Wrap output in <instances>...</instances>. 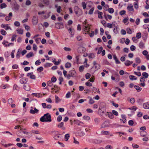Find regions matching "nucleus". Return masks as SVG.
Segmentation results:
<instances>
[{
	"label": "nucleus",
	"instance_id": "09e8293b",
	"mask_svg": "<svg viewBox=\"0 0 149 149\" xmlns=\"http://www.w3.org/2000/svg\"><path fill=\"white\" fill-rule=\"evenodd\" d=\"M41 63L40 60L39 59L36 61L35 62V64L37 66L39 65Z\"/></svg>",
	"mask_w": 149,
	"mask_h": 149
},
{
	"label": "nucleus",
	"instance_id": "39448f33",
	"mask_svg": "<svg viewBox=\"0 0 149 149\" xmlns=\"http://www.w3.org/2000/svg\"><path fill=\"white\" fill-rule=\"evenodd\" d=\"M55 27L58 29H62L64 27L63 24L62 22H58L55 23Z\"/></svg>",
	"mask_w": 149,
	"mask_h": 149
},
{
	"label": "nucleus",
	"instance_id": "49530a36",
	"mask_svg": "<svg viewBox=\"0 0 149 149\" xmlns=\"http://www.w3.org/2000/svg\"><path fill=\"white\" fill-rule=\"evenodd\" d=\"M126 31H127V33L129 34H131L132 33V31L131 29L129 28H127L126 29Z\"/></svg>",
	"mask_w": 149,
	"mask_h": 149
},
{
	"label": "nucleus",
	"instance_id": "864d4df0",
	"mask_svg": "<svg viewBox=\"0 0 149 149\" xmlns=\"http://www.w3.org/2000/svg\"><path fill=\"white\" fill-rule=\"evenodd\" d=\"M71 97V93L70 92H68L66 94V97L68 98Z\"/></svg>",
	"mask_w": 149,
	"mask_h": 149
},
{
	"label": "nucleus",
	"instance_id": "6ab92c4d",
	"mask_svg": "<svg viewBox=\"0 0 149 149\" xmlns=\"http://www.w3.org/2000/svg\"><path fill=\"white\" fill-rule=\"evenodd\" d=\"M106 115H108L109 117L111 119H112L114 117L113 114L111 112H107Z\"/></svg>",
	"mask_w": 149,
	"mask_h": 149
},
{
	"label": "nucleus",
	"instance_id": "c756f323",
	"mask_svg": "<svg viewBox=\"0 0 149 149\" xmlns=\"http://www.w3.org/2000/svg\"><path fill=\"white\" fill-rule=\"evenodd\" d=\"M139 47L140 48H143L144 47V44L142 42H140L139 44Z\"/></svg>",
	"mask_w": 149,
	"mask_h": 149
},
{
	"label": "nucleus",
	"instance_id": "ddd939ff",
	"mask_svg": "<svg viewBox=\"0 0 149 149\" xmlns=\"http://www.w3.org/2000/svg\"><path fill=\"white\" fill-rule=\"evenodd\" d=\"M99 110L102 113H104L106 111V109L105 106H100L99 108Z\"/></svg>",
	"mask_w": 149,
	"mask_h": 149
},
{
	"label": "nucleus",
	"instance_id": "c03bdc74",
	"mask_svg": "<svg viewBox=\"0 0 149 149\" xmlns=\"http://www.w3.org/2000/svg\"><path fill=\"white\" fill-rule=\"evenodd\" d=\"M95 57L94 54L93 53H90L88 56V58L90 59H92Z\"/></svg>",
	"mask_w": 149,
	"mask_h": 149
},
{
	"label": "nucleus",
	"instance_id": "338daca9",
	"mask_svg": "<svg viewBox=\"0 0 149 149\" xmlns=\"http://www.w3.org/2000/svg\"><path fill=\"white\" fill-rule=\"evenodd\" d=\"M8 102L9 104H11L13 102V100L12 98H10L8 100Z\"/></svg>",
	"mask_w": 149,
	"mask_h": 149
},
{
	"label": "nucleus",
	"instance_id": "b1692460",
	"mask_svg": "<svg viewBox=\"0 0 149 149\" xmlns=\"http://www.w3.org/2000/svg\"><path fill=\"white\" fill-rule=\"evenodd\" d=\"M20 49H19L18 50V51L17 53V54L16 56V57L17 58L19 59V58L20 56Z\"/></svg>",
	"mask_w": 149,
	"mask_h": 149
},
{
	"label": "nucleus",
	"instance_id": "37998d69",
	"mask_svg": "<svg viewBox=\"0 0 149 149\" xmlns=\"http://www.w3.org/2000/svg\"><path fill=\"white\" fill-rule=\"evenodd\" d=\"M108 10V12L110 13H113L114 12V10L112 8H109Z\"/></svg>",
	"mask_w": 149,
	"mask_h": 149
},
{
	"label": "nucleus",
	"instance_id": "4468645a",
	"mask_svg": "<svg viewBox=\"0 0 149 149\" xmlns=\"http://www.w3.org/2000/svg\"><path fill=\"white\" fill-rule=\"evenodd\" d=\"M144 79V77H141L140 79V81L141 82V85L143 87H144L145 86V84L144 83L145 81Z\"/></svg>",
	"mask_w": 149,
	"mask_h": 149
},
{
	"label": "nucleus",
	"instance_id": "e2e57ef3",
	"mask_svg": "<svg viewBox=\"0 0 149 149\" xmlns=\"http://www.w3.org/2000/svg\"><path fill=\"white\" fill-rule=\"evenodd\" d=\"M37 70L38 71L41 72L43 70V68L41 66L38 68Z\"/></svg>",
	"mask_w": 149,
	"mask_h": 149
},
{
	"label": "nucleus",
	"instance_id": "f3484780",
	"mask_svg": "<svg viewBox=\"0 0 149 149\" xmlns=\"http://www.w3.org/2000/svg\"><path fill=\"white\" fill-rule=\"evenodd\" d=\"M12 13L10 12L9 13L8 16H6L5 17V19L7 21H8L11 19V17L12 16Z\"/></svg>",
	"mask_w": 149,
	"mask_h": 149
},
{
	"label": "nucleus",
	"instance_id": "7ed1b4c3",
	"mask_svg": "<svg viewBox=\"0 0 149 149\" xmlns=\"http://www.w3.org/2000/svg\"><path fill=\"white\" fill-rule=\"evenodd\" d=\"M11 6L14 10H18L19 8V6L17 3L15 1L11 3Z\"/></svg>",
	"mask_w": 149,
	"mask_h": 149
},
{
	"label": "nucleus",
	"instance_id": "aec40b11",
	"mask_svg": "<svg viewBox=\"0 0 149 149\" xmlns=\"http://www.w3.org/2000/svg\"><path fill=\"white\" fill-rule=\"evenodd\" d=\"M64 125V123L63 122H61L59 124H58L57 127L58 128H62L63 130H64L65 129V128L63 127Z\"/></svg>",
	"mask_w": 149,
	"mask_h": 149
},
{
	"label": "nucleus",
	"instance_id": "4be33fe9",
	"mask_svg": "<svg viewBox=\"0 0 149 149\" xmlns=\"http://www.w3.org/2000/svg\"><path fill=\"white\" fill-rule=\"evenodd\" d=\"M23 88L26 91H29L30 90V87L28 85H24Z\"/></svg>",
	"mask_w": 149,
	"mask_h": 149
},
{
	"label": "nucleus",
	"instance_id": "2eb2a0df",
	"mask_svg": "<svg viewBox=\"0 0 149 149\" xmlns=\"http://www.w3.org/2000/svg\"><path fill=\"white\" fill-rule=\"evenodd\" d=\"M127 10L130 11H134V9L133 8V6L132 4H130V6H128L127 7Z\"/></svg>",
	"mask_w": 149,
	"mask_h": 149
},
{
	"label": "nucleus",
	"instance_id": "6e6d98bb",
	"mask_svg": "<svg viewBox=\"0 0 149 149\" xmlns=\"http://www.w3.org/2000/svg\"><path fill=\"white\" fill-rule=\"evenodd\" d=\"M51 80L52 82H55L56 81L57 79L54 76L52 77Z\"/></svg>",
	"mask_w": 149,
	"mask_h": 149
},
{
	"label": "nucleus",
	"instance_id": "f704fd0d",
	"mask_svg": "<svg viewBox=\"0 0 149 149\" xmlns=\"http://www.w3.org/2000/svg\"><path fill=\"white\" fill-rule=\"evenodd\" d=\"M147 133L145 131H142L140 132V135L143 137H144L146 136Z\"/></svg>",
	"mask_w": 149,
	"mask_h": 149
},
{
	"label": "nucleus",
	"instance_id": "5fc2aeb1",
	"mask_svg": "<svg viewBox=\"0 0 149 149\" xmlns=\"http://www.w3.org/2000/svg\"><path fill=\"white\" fill-rule=\"evenodd\" d=\"M103 49V47H100L99 48V49L97 52V54H100L102 50Z\"/></svg>",
	"mask_w": 149,
	"mask_h": 149
},
{
	"label": "nucleus",
	"instance_id": "3c124183",
	"mask_svg": "<svg viewBox=\"0 0 149 149\" xmlns=\"http://www.w3.org/2000/svg\"><path fill=\"white\" fill-rule=\"evenodd\" d=\"M141 33L140 32L137 33L136 35V38L137 39H139L141 37Z\"/></svg>",
	"mask_w": 149,
	"mask_h": 149
},
{
	"label": "nucleus",
	"instance_id": "f257e3e1",
	"mask_svg": "<svg viewBox=\"0 0 149 149\" xmlns=\"http://www.w3.org/2000/svg\"><path fill=\"white\" fill-rule=\"evenodd\" d=\"M40 121L42 122H51L52 120L51 116L49 113H47L44 115L40 118Z\"/></svg>",
	"mask_w": 149,
	"mask_h": 149
},
{
	"label": "nucleus",
	"instance_id": "c9c22d12",
	"mask_svg": "<svg viewBox=\"0 0 149 149\" xmlns=\"http://www.w3.org/2000/svg\"><path fill=\"white\" fill-rule=\"evenodd\" d=\"M71 63L69 62H67L66 63L65 67L66 68H69L71 67Z\"/></svg>",
	"mask_w": 149,
	"mask_h": 149
},
{
	"label": "nucleus",
	"instance_id": "393cba45",
	"mask_svg": "<svg viewBox=\"0 0 149 149\" xmlns=\"http://www.w3.org/2000/svg\"><path fill=\"white\" fill-rule=\"evenodd\" d=\"M74 12L75 14L78 16L82 14V12L79 9H78V11L75 10Z\"/></svg>",
	"mask_w": 149,
	"mask_h": 149
},
{
	"label": "nucleus",
	"instance_id": "9b49d317",
	"mask_svg": "<svg viewBox=\"0 0 149 149\" xmlns=\"http://www.w3.org/2000/svg\"><path fill=\"white\" fill-rule=\"evenodd\" d=\"M143 107L145 109H149V102L144 103L143 104Z\"/></svg>",
	"mask_w": 149,
	"mask_h": 149
},
{
	"label": "nucleus",
	"instance_id": "680f3d73",
	"mask_svg": "<svg viewBox=\"0 0 149 149\" xmlns=\"http://www.w3.org/2000/svg\"><path fill=\"white\" fill-rule=\"evenodd\" d=\"M14 24L15 26H19L20 25L19 22L18 21H15L14 22Z\"/></svg>",
	"mask_w": 149,
	"mask_h": 149
},
{
	"label": "nucleus",
	"instance_id": "f03ea898",
	"mask_svg": "<svg viewBox=\"0 0 149 149\" xmlns=\"http://www.w3.org/2000/svg\"><path fill=\"white\" fill-rule=\"evenodd\" d=\"M77 74L76 71L74 70L70 71L67 76V78L68 79H70L71 77H75L76 76Z\"/></svg>",
	"mask_w": 149,
	"mask_h": 149
},
{
	"label": "nucleus",
	"instance_id": "a878e982",
	"mask_svg": "<svg viewBox=\"0 0 149 149\" xmlns=\"http://www.w3.org/2000/svg\"><path fill=\"white\" fill-rule=\"evenodd\" d=\"M34 56V54L33 52H30L28 53L26 55V57L27 58H30V57L33 56Z\"/></svg>",
	"mask_w": 149,
	"mask_h": 149
},
{
	"label": "nucleus",
	"instance_id": "ea45409f",
	"mask_svg": "<svg viewBox=\"0 0 149 149\" xmlns=\"http://www.w3.org/2000/svg\"><path fill=\"white\" fill-rule=\"evenodd\" d=\"M138 3L135 2L134 3V7L135 9L137 10L139 8Z\"/></svg>",
	"mask_w": 149,
	"mask_h": 149
},
{
	"label": "nucleus",
	"instance_id": "4d7b16f0",
	"mask_svg": "<svg viewBox=\"0 0 149 149\" xmlns=\"http://www.w3.org/2000/svg\"><path fill=\"white\" fill-rule=\"evenodd\" d=\"M40 40L41 39L40 38H37L35 40L36 42L38 44L40 42Z\"/></svg>",
	"mask_w": 149,
	"mask_h": 149
},
{
	"label": "nucleus",
	"instance_id": "de8ad7c7",
	"mask_svg": "<svg viewBox=\"0 0 149 149\" xmlns=\"http://www.w3.org/2000/svg\"><path fill=\"white\" fill-rule=\"evenodd\" d=\"M83 118L84 119L87 120H88L90 119V118L88 116H83Z\"/></svg>",
	"mask_w": 149,
	"mask_h": 149
},
{
	"label": "nucleus",
	"instance_id": "20e7f679",
	"mask_svg": "<svg viewBox=\"0 0 149 149\" xmlns=\"http://www.w3.org/2000/svg\"><path fill=\"white\" fill-rule=\"evenodd\" d=\"M38 17L36 16H33L32 20V22L33 25H36L38 23Z\"/></svg>",
	"mask_w": 149,
	"mask_h": 149
},
{
	"label": "nucleus",
	"instance_id": "603ef678",
	"mask_svg": "<svg viewBox=\"0 0 149 149\" xmlns=\"http://www.w3.org/2000/svg\"><path fill=\"white\" fill-rule=\"evenodd\" d=\"M47 84L49 86H53V84L52 82L50 81H49L47 82Z\"/></svg>",
	"mask_w": 149,
	"mask_h": 149
},
{
	"label": "nucleus",
	"instance_id": "0e129e2a",
	"mask_svg": "<svg viewBox=\"0 0 149 149\" xmlns=\"http://www.w3.org/2000/svg\"><path fill=\"white\" fill-rule=\"evenodd\" d=\"M29 64V62L26 61H24L23 63H21L22 65H27Z\"/></svg>",
	"mask_w": 149,
	"mask_h": 149
},
{
	"label": "nucleus",
	"instance_id": "0eeeda50",
	"mask_svg": "<svg viewBox=\"0 0 149 149\" xmlns=\"http://www.w3.org/2000/svg\"><path fill=\"white\" fill-rule=\"evenodd\" d=\"M27 76L29 77L30 79H36V76L33 74V72H29L27 74Z\"/></svg>",
	"mask_w": 149,
	"mask_h": 149
},
{
	"label": "nucleus",
	"instance_id": "58836bf2",
	"mask_svg": "<svg viewBox=\"0 0 149 149\" xmlns=\"http://www.w3.org/2000/svg\"><path fill=\"white\" fill-rule=\"evenodd\" d=\"M7 7V5L5 3H1L0 5V8L1 9H3L6 8Z\"/></svg>",
	"mask_w": 149,
	"mask_h": 149
},
{
	"label": "nucleus",
	"instance_id": "5701e85b",
	"mask_svg": "<svg viewBox=\"0 0 149 149\" xmlns=\"http://www.w3.org/2000/svg\"><path fill=\"white\" fill-rule=\"evenodd\" d=\"M129 77L130 79L132 81L136 80L137 79V77H136L132 75H130L129 76Z\"/></svg>",
	"mask_w": 149,
	"mask_h": 149
},
{
	"label": "nucleus",
	"instance_id": "774afa93",
	"mask_svg": "<svg viewBox=\"0 0 149 149\" xmlns=\"http://www.w3.org/2000/svg\"><path fill=\"white\" fill-rule=\"evenodd\" d=\"M86 85L88 86H92V84L89 82H87L85 83Z\"/></svg>",
	"mask_w": 149,
	"mask_h": 149
},
{
	"label": "nucleus",
	"instance_id": "8fccbe9b",
	"mask_svg": "<svg viewBox=\"0 0 149 149\" xmlns=\"http://www.w3.org/2000/svg\"><path fill=\"white\" fill-rule=\"evenodd\" d=\"M94 10V8H92L89 11L88 13L90 15L92 14L93 13V11Z\"/></svg>",
	"mask_w": 149,
	"mask_h": 149
},
{
	"label": "nucleus",
	"instance_id": "423d86ee",
	"mask_svg": "<svg viewBox=\"0 0 149 149\" xmlns=\"http://www.w3.org/2000/svg\"><path fill=\"white\" fill-rule=\"evenodd\" d=\"M86 48L82 47H79L77 49L78 53H81L84 52L86 51Z\"/></svg>",
	"mask_w": 149,
	"mask_h": 149
},
{
	"label": "nucleus",
	"instance_id": "e433bc0d",
	"mask_svg": "<svg viewBox=\"0 0 149 149\" xmlns=\"http://www.w3.org/2000/svg\"><path fill=\"white\" fill-rule=\"evenodd\" d=\"M70 137V135L68 134H67L65 136V140L66 141H68Z\"/></svg>",
	"mask_w": 149,
	"mask_h": 149
},
{
	"label": "nucleus",
	"instance_id": "7c9ffc66",
	"mask_svg": "<svg viewBox=\"0 0 149 149\" xmlns=\"http://www.w3.org/2000/svg\"><path fill=\"white\" fill-rule=\"evenodd\" d=\"M98 17L99 18L102 19L103 18L102 15H103V13L102 12L98 11Z\"/></svg>",
	"mask_w": 149,
	"mask_h": 149
},
{
	"label": "nucleus",
	"instance_id": "1a4fd4ad",
	"mask_svg": "<svg viewBox=\"0 0 149 149\" xmlns=\"http://www.w3.org/2000/svg\"><path fill=\"white\" fill-rule=\"evenodd\" d=\"M34 110L31 109L30 111V113L32 114H34L36 113H38L39 112V110L36 107L34 108Z\"/></svg>",
	"mask_w": 149,
	"mask_h": 149
},
{
	"label": "nucleus",
	"instance_id": "a211bd4d",
	"mask_svg": "<svg viewBox=\"0 0 149 149\" xmlns=\"http://www.w3.org/2000/svg\"><path fill=\"white\" fill-rule=\"evenodd\" d=\"M133 63V61L128 60H126L125 62V64L126 66H128Z\"/></svg>",
	"mask_w": 149,
	"mask_h": 149
},
{
	"label": "nucleus",
	"instance_id": "72a5a7b5",
	"mask_svg": "<svg viewBox=\"0 0 149 149\" xmlns=\"http://www.w3.org/2000/svg\"><path fill=\"white\" fill-rule=\"evenodd\" d=\"M138 109L137 107L135 106H133L131 107H130L128 108V109L136 111Z\"/></svg>",
	"mask_w": 149,
	"mask_h": 149
},
{
	"label": "nucleus",
	"instance_id": "412c9836",
	"mask_svg": "<svg viewBox=\"0 0 149 149\" xmlns=\"http://www.w3.org/2000/svg\"><path fill=\"white\" fill-rule=\"evenodd\" d=\"M113 57L116 63V64H118L120 63V61L118 59L116 56L115 55H113Z\"/></svg>",
	"mask_w": 149,
	"mask_h": 149
},
{
	"label": "nucleus",
	"instance_id": "bb28decb",
	"mask_svg": "<svg viewBox=\"0 0 149 149\" xmlns=\"http://www.w3.org/2000/svg\"><path fill=\"white\" fill-rule=\"evenodd\" d=\"M17 33L19 34H22L23 33V31L22 29H18L17 30Z\"/></svg>",
	"mask_w": 149,
	"mask_h": 149
},
{
	"label": "nucleus",
	"instance_id": "cd10ccee",
	"mask_svg": "<svg viewBox=\"0 0 149 149\" xmlns=\"http://www.w3.org/2000/svg\"><path fill=\"white\" fill-rule=\"evenodd\" d=\"M134 88L138 92L140 91L142 89V88H141L137 85H135L134 86Z\"/></svg>",
	"mask_w": 149,
	"mask_h": 149
},
{
	"label": "nucleus",
	"instance_id": "13d9d810",
	"mask_svg": "<svg viewBox=\"0 0 149 149\" xmlns=\"http://www.w3.org/2000/svg\"><path fill=\"white\" fill-rule=\"evenodd\" d=\"M62 120V117L61 115L59 116L57 118V120L58 122H60Z\"/></svg>",
	"mask_w": 149,
	"mask_h": 149
},
{
	"label": "nucleus",
	"instance_id": "c85d7f7f",
	"mask_svg": "<svg viewBox=\"0 0 149 149\" xmlns=\"http://www.w3.org/2000/svg\"><path fill=\"white\" fill-rule=\"evenodd\" d=\"M143 77H144V78H147L149 76L148 74L146 72H143L142 74Z\"/></svg>",
	"mask_w": 149,
	"mask_h": 149
},
{
	"label": "nucleus",
	"instance_id": "69168bd1",
	"mask_svg": "<svg viewBox=\"0 0 149 149\" xmlns=\"http://www.w3.org/2000/svg\"><path fill=\"white\" fill-rule=\"evenodd\" d=\"M94 102V101L92 98H90L89 100V103L90 104H92Z\"/></svg>",
	"mask_w": 149,
	"mask_h": 149
},
{
	"label": "nucleus",
	"instance_id": "79ce46f5",
	"mask_svg": "<svg viewBox=\"0 0 149 149\" xmlns=\"http://www.w3.org/2000/svg\"><path fill=\"white\" fill-rule=\"evenodd\" d=\"M101 133L104 135H109V132L107 131H102Z\"/></svg>",
	"mask_w": 149,
	"mask_h": 149
},
{
	"label": "nucleus",
	"instance_id": "bf43d9fd",
	"mask_svg": "<svg viewBox=\"0 0 149 149\" xmlns=\"http://www.w3.org/2000/svg\"><path fill=\"white\" fill-rule=\"evenodd\" d=\"M31 2L29 0H27L26 1L25 4L26 6H29L31 4Z\"/></svg>",
	"mask_w": 149,
	"mask_h": 149
},
{
	"label": "nucleus",
	"instance_id": "a18cd8bd",
	"mask_svg": "<svg viewBox=\"0 0 149 149\" xmlns=\"http://www.w3.org/2000/svg\"><path fill=\"white\" fill-rule=\"evenodd\" d=\"M32 95L38 97H40V94L39 93H33L32 94Z\"/></svg>",
	"mask_w": 149,
	"mask_h": 149
},
{
	"label": "nucleus",
	"instance_id": "f8f14e48",
	"mask_svg": "<svg viewBox=\"0 0 149 149\" xmlns=\"http://www.w3.org/2000/svg\"><path fill=\"white\" fill-rule=\"evenodd\" d=\"M55 7L56 8L57 12L58 13H60L61 10V6H58L57 4H56L55 5Z\"/></svg>",
	"mask_w": 149,
	"mask_h": 149
},
{
	"label": "nucleus",
	"instance_id": "9d476101",
	"mask_svg": "<svg viewBox=\"0 0 149 149\" xmlns=\"http://www.w3.org/2000/svg\"><path fill=\"white\" fill-rule=\"evenodd\" d=\"M88 26L89 25H88V26H85V30H84L83 33H85V34H88L89 32L90 28Z\"/></svg>",
	"mask_w": 149,
	"mask_h": 149
},
{
	"label": "nucleus",
	"instance_id": "052dcab7",
	"mask_svg": "<svg viewBox=\"0 0 149 149\" xmlns=\"http://www.w3.org/2000/svg\"><path fill=\"white\" fill-rule=\"evenodd\" d=\"M84 67L83 66V65H82V66H80L79 67V70L80 71V72H82L84 69Z\"/></svg>",
	"mask_w": 149,
	"mask_h": 149
},
{
	"label": "nucleus",
	"instance_id": "a19ab883",
	"mask_svg": "<svg viewBox=\"0 0 149 149\" xmlns=\"http://www.w3.org/2000/svg\"><path fill=\"white\" fill-rule=\"evenodd\" d=\"M55 102L56 103H58L60 101V100L59 99L57 95H55Z\"/></svg>",
	"mask_w": 149,
	"mask_h": 149
},
{
	"label": "nucleus",
	"instance_id": "473e14b6",
	"mask_svg": "<svg viewBox=\"0 0 149 149\" xmlns=\"http://www.w3.org/2000/svg\"><path fill=\"white\" fill-rule=\"evenodd\" d=\"M135 61L136 63L139 64L141 62V60L139 57H136L135 59Z\"/></svg>",
	"mask_w": 149,
	"mask_h": 149
},
{
	"label": "nucleus",
	"instance_id": "dca6fc26",
	"mask_svg": "<svg viewBox=\"0 0 149 149\" xmlns=\"http://www.w3.org/2000/svg\"><path fill=\"white\" fill-rule=\"evenodd\" d=\"M1 27L3 28H4V29L6 30L10 29V26H8V25L7 24H2L1 25Z\"/></svg>",
	"mask_w": 149,
	"mask_h": 149
},
{
	"label": "nucleus",
	"instance_id": "2f4dec72",
	"mask_svg": "<svg viewBox=\"0 0 149 149\" xmlns=\"http://www.w3.org/2000/svg\"><path fill=\"white\" fill-rule=\"evenodd\" d=\"M100 119L99 118H95L94 119V121L97 124L99 123L100 122Z\"/></svg>",
	"mask_w": 149,
	"mask_h": 149
},
{
	"label": "nucleus",
	"instance_id": "6e6552de",
	"mask_svg": "<svg viewBox=\"0 0 149 149\" xmlns=\"http://www.w3.org/2000/svg\"><path fill=\"white\" fill-rule=\"evenodd\" d=\"M28 81V79L26 77H23L20 79L19 82L22 84H25Z\"/></svg>",
	"mask_w": 149,
	"mask_h": 149
},
{
	"label": "nucleus",
	"instance_id": "4c0bfd02",
	"mask_svg": "<svg viewBox=\"0 0 149 149\" xmlns=\"http://www.w3.org/2000/svg\"><path fill=\"white\" fill-rule=\"evenodd\" d=\"M0 33L3 36L6 35L7 34L6 32L3 29H1V30Z\"/></svg>",
	"mask_w": 149,
	"mask_h": 149
}]
</instances>
